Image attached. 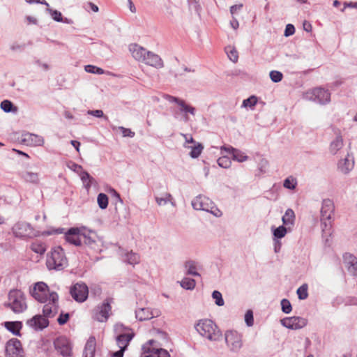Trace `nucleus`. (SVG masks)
I'll list each match as a JSON object with an SVG mask.
<instances>
[{
  "label": "nucleus",
  "mask_w": 357,
  "mask_h": 357,
  "mask_svg": "<svg viewBox=\"0 0 357 357\" xmlns=\"http://www.w3.org/2000/svg\"><path fill=\"white\" fill-rule=\"evenodd\" d=\"M158 313H154L152 310L147 307L139 308L135 311V317L140 321H146L154 317H158Z\"/></svg>",
  "instance_id": "24"
},
{
  "label": "nucleus",
  "mask_w": 357,
  "mask_h": 357,
  "mask_svg": "<svg viewBox=\"0 0 357 357\" xmlns=\"http://www.w3.org/2000/svg\"><path fill=\"white\" fill-rule=\"evenodd\" d=\"M85 70L87 73L97 74V75H102L104 73V70L101 68L93 66V65H86L84 67Z\"/></svg>",
  "instance_id": "48"
},
{
  "label": "nucleus",
  "mask_w": 357,
  "mask_h": 357,
  "mask_svg": "<svg viewBox=\"0 0 357 357\" xmlns=\"http://www.w3.org/2000/svg\"><path fill=\"white\" fill-rule=\"evenodd\" d=\"M297 185V181L295 178L290 176L284 179L283 183V186L289 190H294L296 188V186Z\"/></svg>",
  "instance_id": "43"
},
{
  "label": "nucleus",
  "mask_w": 357,
  "mask_h": 357,
  "mask_svg": "<svg viewBox=\"0 0 357 357\" xmlns=\"http://www.w3.org/2000/svg\"><path fill=\"white\" fill-rule=\"evenodd\" d=\"M245 321L248 326H252L254 324V318L252 311L249 310L245 314Z\"/></svg>",
  "instance_id": "55"
},
{
  "label": "nucleus",
  "mask_w": 357,
  "mask_h": 357,
  "mask_svg": "<svg viewBox=\"0 0 357 357\" xmlns=\"http://www.w3.org/2000/svg\"><path fill=\"white\" fill-rule=\"evenodd\" d=\"M294 33H295L294 26L291 24H288L286 26L284 35L287 37V36H290L293 35Z\"/></svg>",
  "instance_id": "59"
},
{
  "label": "nucleus",
  "mask_w": 357,
  "mask_h": 357,
  "mask_svg": "<svg viewBox=\"0 0 357 357\" xmlns=\"http://www.w3.org/2000/svg\"><path fill=\"white\" fill-rule=\"evenodd\" d=\"M257 97L251 96L248 98L243 100L242 107L253 108L257 105Z\"/></svg>",
  "instance_id": "41"
},
{
  "label": "nucleus",
  "mask_w": 357,
  "mask_h": 357,
  "mask_svg": "<svg viewBox=\"0 0 357 357\" xmlns=\"http://www.w3.org/2000/svg\"><path fill=\"white\" fill-rule=\"evenodd\" d=\"M123 260L129 264H137L139 262V256L132 251L127 252L124 254Z\"/></svg>",
  "instance_id": "31"
},
{
  "label": "nucleus",
  "mask_w": 357,
  "mask_h": 357,
  "mask_svg": "<svg viewBox=\"0 0 357 357\" xmlns=\"http://www.w3.org/2000/svg\"><path fill=\"white\" fill-rule=\"evenodd\" d=\"M335 206L333 202L330 199H324L321 208V227L323 238H326L332 233V215H333Z\"/></svg>",
  "instance_id": "1"
},
{
  "label": "nucleus",
  "mask_w": 357,
  "mask_h": 357,
  "mask_svg": "<svg viewBox=\"0 0 357 357\" xmlns=\"http://www.w3.org/2000/svg\"><path fill=\"white\" fill-rule=\"evenodd\" d=\"M46 10L51 15V17L54 21L58 22L63 21L62 14L61 12L56 10H53L50 8H47Z\"/></svg>",
  "instance_id": "44"
},
{
  "label": "nucleus",
  "mask_w": 357,
  "mask_h": 357,
  "mask_svg": "<svg viewBox=\"0 0 357 357\" xmlns=\"http://www.w3.org/2000/svg\"><path fill=\"white\" fill-rule=\"evenodd\" d=\"M281 324L287 328L297 330L303 328L307 325L306 319L301 317H286L281 319Z\"/></svg>",
  "instance_id": "15"
},
{
  "label": "nucleus",
  "mask_w": 357,
  "mask_h": 357,
  "mask_svg": "<svg viewBox=\"0 0 357 357\" xmlns=\"http://www.w3.org/2000/svg\"><path fill=\"white\" fill-rule=\"evenodd\" d=\"M1 108L7 113L17 111V107L8 100H4L1 102Z\"/></svg>",
  "instance_id": "36"
},
{
  "label": "nucleus",
  "mask_w": 357,
  "mask_h": 357,
  "mask_svg": "<svg viewBox=\"0 0 357 357\" xmlns=\"http://www.w3.org/2000/svg\"><path fill=\"white\" fill-rule=\"evenodd\" d=\"M89 115L96 116L97 118H103L105 121H108V116H105L102 110L101 109H96V110H89L87 112Z\"/></svg>",
  "instance_id": "54"
},
{
  "label": "nucleus",
  "mask_w": 357,
  "mask_h": 357,
  "mask_svg": "<svg viewBox=\"0 0 357 357\" xmlns=\"http://www.w3.org/2000/svg\"><path fill=\"white\" fill-rule=\"evenodd\" d=\"M294 220L295 214L294 211L291 208H288L282 218L283 225L285 226L293 225Z\"/></svg>",
  "instance_id": "32"
},
{
  "label": "nucleus",
  "mask_w": 357,
  "mask_h": 357,
  "mask_svg": "<svg viewBox=\"0 0 357 357\" xmlns=\"http://www.w3.org/2000/svg\"><path fill=\"white\" fill-rule=\"evenodd\" d=\"M3 326L13 335L19 337L22 335L20 330L22 328V324L21 321H5Z\"/></svg>",
  "instance_id": "28"
},
{
  "label": "nucleus",
  "mask_w": 357,
  "mask_h": 357,
  "mask_svg": "<svg viewBox=\"0 0 357 357\" xmlns=\"http://www.w3.org/2000/svg\"><path fill=\"white\" fill-rule=\"evenodd\" d=\"M70 144L76 149L77 152L79 151L80 142L76 140H71Z\"/></svg>",
  "instance_id": "64"
},
{
  "label": "nucleus",
  "mask_w": 357,
  "mask_h": 357,
  "mask_svg": "<svg viewBox=\"0 0 357 357\" xmlns=\"http://www.w3.org/2000/svg\"><path fill=\"white\" fill-rule=\"evenodd\" d=\"M67 263L64 250L61 246L52 248L50 253L47 255L46 264L49 270H62Z\"/></svg>",
  "instance_id": "3"
},
{
  "label": "nucleus",
  "mask_w": 357,
  "mask_h": 357,
  "mask_svg": "<svg viewBox=\"0 0 357 357\" xmlns=\"http://www.w3.org/2000/svg\"><path fill=\"white\" fill-rule=\"evenodd\" d=\"M129 50L134 59L138 61L144 62L149 51L137 44H131Z\"/></svg>",
  "instance_id": "21"
},
{
  "label": "nucleus",
  "mask_w": 357,
  "mask_h": 357,
  "mask_svg": "<svg viewBox=\"0 0 357 357\" xmlns=\"http://www.w3.org/2000/svg\"><path fill=\"white\" fill-rule=\"evenodd\" d=\"M68 167L77 174H79L83 170L81 165L71 161L68 164Z\"/></svg>",
  "instance_id": "56"
},
{
  "label": "nucleus",
  "mask_w": 357,
  "mask_h": 357,
  "mask_svg": "<svg viewBox=\"0 0 357 357\" xmlns=\"http://www.w3.org/2000/svg\"><path fill=\"white\" fill-rule=\"evenodd\" d=\"M269 76L271 79L275 83L280 82L283 78L282 73L278 70H271L269 73Z\"/></svg>",
  "instance_id": "50"
},
{
  "label": "nucleus",
  "mask_w": 357,
  "mask_h": 357,
  "mask_svg": "<svg viewBox=\"0 0 357 357\" xmlns=\"http://www.w3.org/2000/svg\"><path fill=\"white\" fill-rule=\"evenodd\" d=\"M12 232L15 237L26 240L37 236L33 227L28 222L18 221L12 227Z\"/></svg>",
  "instance_id": "6"
},
{
  "label": "nucleus",
  "mask_w": 357,
  "mask_h": 357,
  "mask_svg": "<svg viewBox=\"0 0 357 357\" xmlns=\"http://www.w3.org/2000/svg\"><path fill=\"white\" fill-rule=\"evenodd\" d=\"M98 206L101 209L107 208L108 206V197L105 193H100L97 197Z\"/></svg>",
  "instance_id": "38"
},
{
  "label": "nucleus",
  "mask_w": 357,
  "mask_h": 357,
  "mask_svg": "<svg viewBox=\"0 0 357 357\" xmlns=\"http://www.w3.org/2000/svg\"><path fill=\"white\" fill-rule=\"evenodd\" d=\"M112 298H107L103 303L95 310L93 319L100 322L106 321L112 310L111 303Z\"/></svg>",
  "instance_id": "9"
},
{
  "label": "nucleus",
  "mask_w": 357,
  "mask_h": 357,
  "mask_svg": "<svg viewBox=\"0 0 357 357\" xmlns=\"http://www.w3.org/2000/svg\"><path fill=\"white\" fill-rule=\"evenodd\" d=\"M157 204L160 206L165 205L168 202H170L172 199V195L169 193H166L165 197H155Z\"/></svg>",
  "instance_id": "53"
},
{
  "label": "nucleus",
  "mask_w": 357,
  "mask_h": 357,
  "mask_svg": "<svg viewBox=\"0 0 357 357\" xmlns=\"http://www.w3.org/2000/svg\"><path fill=\"white\" fill-rule=\"evenodd\" d=\"M69 314L68 313H61L57 319V321L60 325H64L67 323L69 319Z\"/></svg>",
  "instance_id": "58"
},
{
  "label": "nucleus",
  "mask_w": 357,
  "mask_h": 357,
  "mask_svg": "<svg viewBox=\"0 0 357 357\" xmlns=\"http://www.w3.org/2000/svg\"><path fill=\"white\" fill-rule=\"evenodd\" d=\"M23 142L29 145L41 146L44 144V139L43 137L35 134L26 133L24 135Z\"/></svg>",
  "instance_id": "26"
},
{
  "label": "nucleus",
  "mask_w": 357,
  "mask_h": 357,
  "mask_svg": "<svg viewBox=\"0 0 357 357\" xmlns=\"http://www.w3.org/2000/svg\"><path fill=\"white\" fill-rule=\"evenodd\" d=\"M226 53L229 57V59L236 63L238 61V52L235 48H232L231 47H227L225 48Z\"/></svg>",
  "instance_id": "40"
},
{
  "label": "nucleus",
  "mask_w": 357,
  "mask_h": 357,
  "mask_svg": "<svg viewBox=\"0 0 357 357\" xmlns=\"http://www.w3.org/2000/svg\"><path fill=\"white\" fill-rule=\"evenodd\" d=\"M282 311L285 314H289L292 310V306L290 301L287 298L281 301Z\"/></svg>",
  "instance_id": "46"
},
{
  "label": "nucleus",
  "mask_w": 357,
  "mask_h": 357,
  "mask_svg": "<svg viewBox=\"0 0 357 357\" xmlns=\"http://www.w3.org/2000/svg\"><path fill=\"white\" fill-rule=\"evenodd\" d=\"M31 293L33 297L38 301L47 303L49 300V294L52 292H50L48 286L45 283L39 282L34 285Z\"/></svg>",
  "instance_id": "11"
},
{
  "label": "nucleus",
  "mask_w": 357,
  "mask_h": 357,
  "mask_svg": "<svg viewBox=\"0 0 357 357\" xmlns=\"http://www.w3.org/2000/svg\"><path fill=\"white\" fill-rule=\"evenodd\" d=\"M311 99L321 105H326L331 101V93L322 87H317L312 91Z\"/></svg>",
  "instance_id": "16"
},
{
  "label": "nucleus",
  "mask_w": 357,
  "mask_h": 357,
  "mask_svg": "<svg viewBox=\"0 0 357 357\" xmlns=\"http://www.w3.org/2000/svg\"><path fill=\"white\" fill-rule=\"evenodd\" d=\"M222 151H225L232 155V158L234 160H236L239 162H242L246 161L248 159V156L245 155L241 151L232 147V146H222L221 148Z\"/></svg>",
  "instance_id": "25"
},
{
  "label": "nucleus",
  "mask_w": 357,
  "mask_h": 357,
  "mask_svg": "<svg viewBox=\"0 0 357 357\" xmlns=\"http://www.w3.org/2000/svg\"><path fill=\"white\" fill-rule=\"evenodd\" d=\"M125 347L120 348V349L117 351H115L112 354L113 357H123L125 351Z\"/></svg>",
  "instance_id": "62"
},
{
  "label": "nucleus",
  "mask_w": 357,
  "mask_h": 357,
  "mask_svg": "<svg viewBox=\"0 0 357 357\" xmlns=\"http://www.w3.org/2000/svg\"><path fill=\"white\" fill-rule=\"evenodd\" d=\"M191 149L190 156L192 158H197L201 155L204 146L201 143H197L194 146H191Z\"/></svg>",
  "instance_id": "35"
},
{
  "label": "nucleus",
  "mask_w": 357,
  "mask_h": 357,
  "mask_svg": "<svg viewBox=\"0 0 357 357\" xmlns=\"http://www.w3.org/2000/svg\"><path fill=\"white\" fill-rule=\"evenodd\" d=\"M8 305L15 313H21L27 308L25 295L20 289H11L8 293Z\"/></svg>",
  "instance_id": "5"
},
{
  "label": "nucleus",
  "mask_w": 357,
  "mask_h": 357,
  "mask_svg": "<svg viewBox=\"0 0 357 357\" xmlns=\"http://www.w3.org/2000/svg\"><path fill=\"white\" fill-rule=\"evenodd\" d=\"M354 167V158L351 154L348 153L347 157L340 160L337 163V169L344 174H349Z\"/></svg>",
  "instance_id": "20"
},
{
  "label": "nucleus",
  "mask_w": 357,
  "mask_h": 357,
  "mask_svg": "<svg viewBox=\"0 0 357 357\" xmlns=\"http://www.w3.org/2000/svg\"><path fill=\"white\" fill-rule=\"evenodd\" d=\"M192 206L195 210L209 212L216 217H220L222 212L215 206L212 200L204 195H198L192 201Z\"/></svg>",
  "instance_id": "4"
},
{
  "label": "nucleus",
  "mask_w": 357,
  "mask_h": 357,
  "mask_svg": "<svg viewBox=\"0 0 357 357\" xmlns=\"http://www.w3.org/2000/svg\"><path fill=\"white\" fill-rule=\"evenodd\" d=\"M165 99L170 102L176 103L179 106V111L183 114V119L185 122L189 121V114L192 116L195 115L196 109L192 105L187 104L184 100L171 95H166Z\"/></svg>",
  "instance_id": "7"
},
{
  "label": "nucleus",
  "mask_w": 357,
  "mask_h": 357,
  "mask_svg": "<svg viewBox=\"0 0 357 357\" xmlns=\"http://www.w3.org/2000/svg\"><path fill=\"white\" fill-rule=\"evenodd\" d=\"M59 296L56 292L52 291L49 294V300L43 306V312L45 317H53L58 312Z\"/></svg>",
  "instance_id": "12"
},
{
  "label": "nucleus",
  "mask_w": 357,
  "mask_h": 357,
  "mask_svg": "<svg viewBox=\"0 0 357 357\" xmlns=\"http://www.w3.org/2000/svg\"><path fill=\"white\" fill-rule=\"evenodd\" d=\"M287 233V229L285 226L281 225L273 231L274 238L280 239L283 238Z\"/></svg>",
  "instance_id": "37"
},
{
  "label": "nucleus",
  "mask_w": 357,
  "mask_h": 357,
  "mask_svg": "<svg viewBox=\"0 0 357 357\" xmlns=\"http://www.w3.org/2000/svg\"><path fill=\"white\" fill-rule=\"evenodd\" d=\"M344 261L349 272L354 276H357V258L352 255H349L344 256Z\"/></svg>",
  "instance_id": "29"
},
{
  "label": "nucleus",
  "mask_w": 357,
  "mask_h": 357,
  "mask_svg": "<svg viewBox=\"0 0 357 357\" xmlns=\"http://www.w3.org/2000/svg\"><path fill=\"white\" fill-rule=\"evenodd\" d=\"M335 133L336 134V137L331 142L329 146V152L332 155H336L344 146V141L340 131L337 130Z\"/></svg>",
  "instance_id": "22"
},
{
  "label": "nucleus",
  "mask_w": 357,
  "mask_h": 357,
  "mask_svg": "<svg viewBox=\"0 0 357 357\" xmlns=\"http://www.w3.org/2000/svg\"><path fill=\"white\" fill-rule=\"evenodd\" d=\"M225 339L227 347L232 352H238L243 346L242 335L236 331H226Z\"/></svg>",
  "instance_id": "8"
},
{
  "label": "nucleus",
  "mask_w": 357,
  "mask_h": 357,
  "mask_svg": "<svg viewBox=\"0 0 357 357\" xmlns=\"http://www.w3.org/2000/svg\"><path fill=\"white\" fill-rule=\"evenodd\" d=\"M55 349L61 355L65 357L70 356L72 354V346L70 340L66 337L61 336L54 341Z\"/></svg>",
  "instance_id": "13"
},
{
  "label": "nucleus",
  "mask_w": 357,
  "mask_h": 357,
  "mask_svg": "<svg viewBox=\"0 0 357 357\" xmlns=\"http://www.w3.org/2000/svg\"><path fill=\"white\" fill-rule=\"evenodd\" d=\"M82 245H86L89 248L98 251L100 250L99 241L97 240L98 237L95 232L90 231L89 234H82Z\"/></svg>",
  "instance_id": "19"
},
{
  "label": "nucleus",
  "mask_w": 357,
  "mask_h": 357,
  "mask_svg": "<svg viewBox=\"0 0 357 357\" xmlns=\"http://www.w3.org/2000/svg\"><path fill=\"white\" fill-rule=\"evenodd\" d=\"M186 268V274L193 276H200L199 273L197 271V263L195 261L190 260L185 263Z\"/></svg>",
  "instance_id": "33"
},
{
  "label": "nucleus",
  "mask_w": 357,
  "mask_h": 357,
  "mask_svg": "<svg viewBox=\"0 0 357 357\" xmlns=\"http://www.w3.org/2000/svg\"><path fill=\"white\" fill-rule=\"evenodd\" d=\"M6 351L9 357H24L22 343L17 338H12L7 342Z\"/></svg>",
  "instance_id": "14"
},
{
  "label": "nucleus",
  "mask_w": 357,
  "mask_h": 357,
  "mask_svg": "<svg viewBox=\"0 0 357 357\" xmlns=\"http://www.w3.org/2000/svg\"><path fill=\"white\" fill-rule=\"evenodd\" d=\"M212 297L215 300V303L218 306L224 305V300L222 298V294L217 290H215L212 293Z\"/></svg>",
  "instance_id": "49"
},
{
  "label": "nucleus",
  "mask_w": 357,
  "mask_h": 357,
  "mask_svg": "<svg viewBox=\"0 0 357 357\" xmlns=\"http://www.w3.org/2000/svg\"><path fill=\"white\" fill-rule=\"evenodd\" d=\"M243 7V4H236L230 7V13L231 15L235 14L238 10H241Z\"/></svg>",
  "instance_id": "61"
},
{
  "label": "nucleus",
  "mask_w": 357,
  "mask_h": 357,
  "mask_svg": "<svg viewBox=\"0 0 357 357\" xmlns=\"http://www.w3.org/2000/svg\"><path fill=\"white\" fill-rule=\"evenodd\" d=\"M70 294L79 303L85 301L89 295V289L85 283H76L70 287Z\"/></svg>",
  "instance_id": "10"
},
{
  "label": "nucleus",
  "mask_w": 357,
  "mask_h": 357,
  "mask_svg": "<svg viewBox=\"0 0 357 357\" xmlns=\"http://www.w3.org/2000/svg\"><path fill=\"white\" fill-rule=\"evenodd\" d=\"M196 284L195 280L192 278H185L181 282V286L188 290H192Z\"/></svg>",
  "instance_id": "39"
},
{
  "label": "nucleus",
  "mask_w": 357,
  "mask_h": 357,
  "mask_svg": "<svg viewBox=\"0 0 357 357\" xmlns=\"http://www.w3.org/2000/svg\"><path fill=\"white\" fill-rule=\"evenodd\" d=\"M79 174L85 188L89 190L91 186L93 178L86 171L84 170H82Z\"/></svg>",
  "instance_id": "34"
},
{
  "label": "nucleus",
  "mask_w": 357,
  "mask_h": 357,
  "mask_svg": "<svg viewBox=\"0 0 357 357\" xmlns=\"http://www.w3.org/2000/svg\"><path fill=\"white\" fill-rule=\"evenodd\" d=\"M109 192L110 193L112 198L114 199V204L116 205L117 203L123 204V200L121 198L120 194L114 188H110L109 190Z\"/></svg>",
  "instance_id": "52"
},
{
  "label": "nucleus",
  "mask_w": 357,
  "mask_h": 357,
  "mask_svg": "<svg viewBox=\"0 0 357 357\" xmlns=\"http://www.w3.org/2000/svg\"><path fill=\"white\" fill-rule=\"evenodd\" d=\"M96 339L94 337H90L84 347L83 357H94L96 351Z\"/></svg>",
  "instance_id": "27"
},
{
  "label": "nucleus",
  "mask_w": 357,
  "mask_h": 357,
  "mask_svg": "<svg viewBox=\"0 0 357 357\" xmlns=\"http://www.w3.org/2000/svg\"><path fill=\"white\" fill-rule=\"evenodd\" d=\"M119 129L121 131L123 137H128L132 138V137H134V136L135 135V132H132L129 128H126L123 126H120V127H119Z\"/></svg>",
  "instance_id": "57"
},
{
  "label": "nucleus",
  "mask_w": 357,
  "mask_h": 357,
  "mask_svg": "<svg viewBox=\"0 0 357 357\" xmlns=\"http://www.w3.org/2000/svg\"><path fill=\"white\" fill-rule=\"evenodd\" d=\"M133 337V333L119 334L116 337L117 345L119 347V348H121L123 346L125 347V349H126L129 342L131 341Z\"/></svg>",
  "instance_id": "30"
},
{
  "label": "nucleus",
  "mask_w": 357,
  "mask_h": 357,
  "mask_svg": "<svg viewBox=\"0 0 357 357\" xmlns=\"http://www.w3.org/2000/svg\"><path fill=\"white\" fill-rule=\"evenodd\" d=\"M307 288V284H303L298 288L296 293L300 300H305L308 297Z\"/></svg>",
  "instance_id": "42"
},
{
  "label": "nucleus",
  "mask_w": 357,
  "mask_h": 357,
  "mask_svg": "<svg viewBox=\"0 0 357 357\" xmlns=\"http://www.w3.org/2000/svg\"><path fill=\"white\" fill-rule=\"evenodd\" d=\"M82 233L77 227H72L65 232V239L67 242L76 246L82 245Z\"/></svg>",
  "instance_id": "17"
},
{
  "label": "nucleus",
  "mask_w": 357,
  "mask_h": 357,
  "mask_svg": "<svg viewBox=\"0 0 357 357\" xmlns=\"http://www.w3.org/2000/svg\"><path fill=\"white\" fill-rule=\"evenodd\" d=\"M182 135L185 138L186 143H195L193 137L191 135L187 134H182Z\"/></svg>",
  "instance_id": "63"
},
{
  "label": "nucleus",
  "mask_w": 357,
  "mask_h": 357,
  "mask_svg": "<svg viewBox=\"0 0 357 357\" xmlns=\"http://www.w3.org/2000/svg\"><path fill=\"white\" fill-rule=\"evenodd\" d=\"M25 45H20L18 43H13L10 46V50L14 52H21L24 49Z\"/></svg>",
  "instance_id": "60"
},
{
  "label": "nucleus",
  "mask_w": 357,
  "mask_h": 357,
  "mask_svg": "<svg viewBox=\"0 0 357 357\" xmlns=\"http://www.w3.org/2000/svg\"><path fill=\"white\" fill-rule=\"evenodd\" d=\"M217 162L218 165L222 168H229L231 165V161L228 156H222L220 157Z\"/></svg>",
  "instance_id": "45"
},
{
  "label": "nucleus",
  "mask_w": 357,
  "mask_h": 357,
  "mask_svg": "<svg viewBox=\"0 0 357 357\" xmlns=\"http://www.w3.org/2000/svg\"><path fill=\"white\" fill-rule=\"evenodd\" d=\"M23 178L25 181L31 183H36L38 180V174L29 172L23 174Z\"/></svg>",
  "instance_id": "51"
},
{
  "label": "nucleus",
  "mask_w": 357,
  "mask_h": 357,
  "mask_svg": "<svg viewBox=\"0 0 357 357\" xmlns=\"http://www.w3.org/2000/svg\"><path fill=\"white\" fill-rule=\"evenodd\" d=\"M143 63L156 68H161L164 66L163 61L160 56L151 51H149Z\"/></svg>",
  "instance_id": "23"
},
{
  "label": "nucleus",
  "mask_w": 357,
  "mask_h": 357,
  "mask_svg": "<svg viewBox=\"0 0 357 357\" xmlns=\"http://www.w3.org/2000/svg\"><path fill=\"white\" fill-rule=\"evenodd\" d=\"M26 324L35 331H42L49 325V321L40 314L33 316L27 320Z\"/></svg>",
  "instance_id": "18"
},
{
  "label": "nucleus",
  "mask_w": 357,
  "mask_h": 357,
  "mask_svg": "<svg viewBox=\"0 0 357 357\" xmlns=\"http://www.w3.org/2000/svg\"><path fill=\"white\" fill-rule=\"evenodd\" d=\"M31 250L38 254L43 255L45 253L46 249L43 243H33L31 244Z\"/></svg>",
  "instance_id": "47"
},
{
  "label": "nucleus",
  "mask_w": 357,
  "mask_h": 357,
  "mask_svg": "<svg viewBox=\"0 0 357 357\" xmlns=\"http://www.w3.org/2000/svg\"><path fill=\"white\" fill-rule=\"evenodd\" d=\"M195 329L200 335L210 341H220L222 334L218 326L211 319L199 320L195 325Z\"/></svg>",
  "instance_id": "2"
}]
</instances>
